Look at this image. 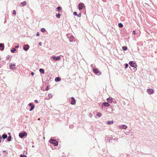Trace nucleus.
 <instances>
[{"label":"nucleus","instance_id":"nucleus-38","mask_svg":"<svg viewBox=\"0 0 157 157\" xmlns=\"http://www.w3.org/2000/svg\"><path fill=\"white\" fill-rule=\"evenodd\" d=\"M89 117H92V114H91V113H90L89 114Z\"/></svg>","mask_w":157,"mask_h":157},{"label":"nucleus","instance_id":"nucleus-12","mask_svg":"<svg viewBox=\"0 0 157 157\" xmlns=\"http://www.w3.org/2000/svg\"><path fill=\"white\" fill-rule=\"evenodd\" d=\"M71 104L72 105H75L76 104V101L75 98L73 97H71Z\"/></svg>","mask_w":157,"mask_h":157},{"label":"nucleus","instance_id":"nucleus-19","mask_svg":"<svg viewBox=\"0 0 157 157\" xmlns=\"http://www.w3.org/2000/svg\"><path fill=\"white\" fill-rule=\"evenodd\" d=\"M113 123V121H108L107 123L108 124H112Z\"/></svg>","mask_w":157,"mask_h":157},{"label":"nucleus","instance_id":"nucleus-35","mask_svg":"<svg viewBox=\"0 0 157 157\" xmlns=\"http://www.w3.org/2000/svg\"><path fill=\"white\" fill-rule=\"evenodd\" d=\"M77 17H80L81 16V13H80L79 14H77Z\"/></svg>","mask_w":157,"mask_h":157},{"label":"nucleus","instance_id":"nucleus-8","mask_svg":"<svg viewBox=\"0 0 157 157\" xmlns=\"http://www.w3.org/2000/svg\"><path fill=\"white\" fill-rule=\"evenodd\" d=\"M29 46L28 44L25 45L23 47V49L25 51H27L29 49Z\"/></svg>","mask_w":157,"mask_h":157},{"label":"nucleus","instance_id":"nucleus-18","mask_svg":"<svg viewBox=\"0 0 157 157\" xmlns=\"http://www.w3.org/2000/svg\"><path fill=\"white\" fill-rule=\"evenodd\" d=\"M60 79L61 78L59 77H56L55 78V81L56 82H59L60 80Z\"/></svg>","mask_w":157,"mask_h":157},{"label":"nucleus","instance_id":"nucleus-44","mask_svg":"<svg viewBox=\"0 0 157 157\" xmlns=\"http://www.w3.org/2000/svg\"><path fill=\"white\" fill-rule=\"evenodd\" d=\"M19 47V46L18 45L17 46H16L15 47V48H18Z\"/></svg>","mask_w":157,"mask_h":157},{"label":"nucleus","instance_id":"nucleus-46","mask_svg":"<svg viewBox=\"0 0 157 157\" xmlns=\"http://www.w3.org/2000/svg\"><path fill=\"white\" fill-rule=\"evenodd\" d=\"M93 66V65H92V64H91V67H92Z\"/></svg>","mask_w":157,"mask_h":157},{"label":"nucleus","instance_id":"nucleus-45","mask_svg":"<svg viewBox=\"0 0 157 157\" xmlns=\"http://www.w3.org/2000/svg\"><path fill=\"white\" fill-rule=\"evenodd\" d=\"M3 152H6V151H3Z\"/></svg>","mask_w":157,"mask_h":157},{"label":"nucleus","instance_id":"nucleus-29","mask_svg":"<svg viewBox=\"0 0 157 157\" xmlns=\"http://www.w3.org/2000/svg\"><path fill=\"white\" fill-rule=\"evenodd\" d=\"M48 96L49 98H52V94L51 93L49 94Z\"/></svg>","mask_w":157,"mask_h":157},{"label":"nucleus","instance_id":"nucleus-4","mask_svg":"<svg viewBox=\"0 0 157 157\" xmlns=\"http://www.w3.org/2000/svg\"><path fill=\"white\" fill-rule=\"evenodd\" d=\"M129 64L131 67H132L134 68H136L137 65L136 63L134 61H130L129 62Z\"/></svg>","mask_w":157,"mask_h":157},{"label":"nucleus","instance_id":"nucleus-23","mask_svg":"<svg viewBox=\"0 0 157 157\" xmlns=\"http://www.w3.org/2000/svg\"><path fill=\"white\" fill-rule=\"evenodd\" d=\"M97 115L98 117H100L102 116L101 113L99 112L97 114Z\"/></svg>","mask_w":157,"mask_h":157},{"label":"nucleus","instance_id":"nucleus-49","mask_svg":"<svg viewBox=\"0 0 157 157\" xmlns=\"http://www.w3.org/2000/svg\"><path fill=\"white\" fill-rule=\"evenodd\" d=\"M32 147H34V146L33 145V146H32Z\"/></svg>","mask_w":157,"mask_h":157},{"label":"nucleus","instance_id":"nucleus-14","mask_svg":"<svg viewBox=\"0 0 157 157\" xmlns=\"http://www.w3.org/2000/svg\"><path fill=\"white\" fill-rule=\"evenodd\" d=\"M4 44L0 43V50L3 51L4 50Z\"/></svg>","mask_w":157,"mask_h":157},{"label":"nucleus","instance_id":"nucleus-25","mask_svg":"<svg viewBox=\"0 0 157 157\" xmlns=\"http://www.w3.org/2000/svg\"><path fill=\"white\" fill-rule=\"evenodd\" d=\"M118 26L120 28H122L123 27V25L121 23H119L118 24Z\"/></svg>","mask_w":157,"mask_h":157},{"label":"nucleus","instance_id":"nucleus-5","mask_svg":"<svg viewBox=\"0 0 157 157\" xmlns=\"http://www.w3.org/2000/svg\"><path fill=\"white\" fill-rule=\"evenodd\" d=\"M93 71L94 73L96 75L98 74L100 75L101 74V71H99L98 70V69L96 68H93Z\"/></svg>","mask_w":157,"mask_h":157},{"label":"nucleus","instance_id":"nucleus-30","mask_svg":"<svg viewBox=\"0 0 157 157\" xmlns=\"http://www.w3.org/2000/svg\"><path fill=\"white\" fill-rule=\"evenodd\" d=\"M41 31L42 32H44L45 31V29L44 28H42L41 29Z\"/></svg>","mask_w":157,"mask_h":157},{"label":"nucleus","instance_id":"nucleus-37","mask_svg":"<svg viewBox=\"0 0 157 157\" xmlns=\"http://www.w3.org/2000/svg\"><path fill=\"white\" fill-rule=\"evenodd\" d=\"M10 55H8L6 57V59H8L10 58Z\"/></svg>","mask_w":157,"mask_h":157},{"label":"nucleus","instance_id":"nucleus-16","mask_svg":"<svg viewBox=\"0 0 157 157\" xmlns=\"http://www.w3.org/2000/svg\"><path fill=\"white\" fill-rule=\"evenodd\" d=\"M107 101L108 102L111 103L113 101V98H107Z\"/></svg>","mask_w":157,"mask_h":157},{"label":"nucleus","instance_id":"nucleus-10","mask_svg":"<svg viewBox=\"0 0 157 157\" xmlns=\"http://www.w3.org/2000/svg\"><path fill=\"white\" fill-rule=\"evenodd\" d=\"M16 65L15 64H12V63H10V69H14L15 68Z\"/></svg>","mask_w":157,"mask_h":157},{"label":"nucleus","instance_id":"nucleus-32","mask_svg":"<svg viewBox=\"0 0 157 157\" xmlns=\"http://www.w3.org/2000/svg\"><path fill=\"white\" fill-rule=\"evenodd\" d=\"M128 66V64H127V63L125 64V68H127Z\"/></svg>","mask_w":157,"mask_h":157},{"label":"nucleus","instance_id":"nucleus-42","mask_svg":"<svg viewBox=\"0 0 157 157\" xmlns=\"http://www.w3.org/2000/svg\"><path fill=\"white\" fill-rule=\"evenodd\" d=\"M31 75H34V73L33 72H31Z\"/></svg>","mask_w":157,"mask_h":157},{"label":"nucleus","instance_id":"nucleus-33","mask_svg":"<svg viewBox=\"0 0 157 157\" xmlns=\"http://www.w3.org/2000/svg\"><path fill=\"white\" fill-rule=\"evenodd\" d=\"M13 13L14 15L16 14V11L15 10H13Z\"/></svg>","mask_w":157,"mask_h":157},{"label":"nucleus","instance_id":"nucleus-2","mask_svg":"<svg viewBox=\"0 0 157 157\" xmlns=\"http://www.w3.org/2000/svg\"><path fill=\"white\" fill-rule=\"evenodd\" d=\"M67 38H69V37L70 36V37L69 38V41L70 42H73V41H75V38L73 36H70V34H67Z\"/></svg>","mask_w":157,"mask_h":157},{"label":"nucleus","instance_id":"nucleus-50","mask_svg":"<svg viewBox=\"0 0 157 157\" xmlns=\"http://www.w3.org/2000/svg\"><path fill=\"white\" fill-rule=\"evenodd\" d=\"M40 120V118H39V119H38V120Z\"/></svg>","mask_w":157,"mask_h":157},{"label":"nucleus","instance_id":"nucleus-6","mask_svg":"<svg viewBox=\"0 0 157 157\" xmlns=\"http://www.w3.org/2000/svg\"><path fill=\"white\" fill-rule=\"evenodd\" d=\"M27 135V133L24 132L23 133H20L19 134V137L21 138H23L24 136H26Z\"/></svg>","mask_w":157,"mask_h":157},{"label":"nucleus","instance_id":"nucleus-11","mask_svg":"<svg viewBox=\"0 0 157 157\" xmlns=\"http://www.w3.org/2000/svg\"><path fill=\"white\" fill-rule=\"evenodd\" d=\"M120 129H126L127 128V126L125 124H122L119 126Z\"/></svg>","mask_w":157,"mask_h":157},{"label":"nucleus","instance_id":"nucleus-13","mask_svg":"<svg viewBox=\"0 0 157 157\" xmlns=\"http://www.w3.org/2000/svg\"><path fill=\"white\" fill-rule=\"evenodd\" d=\"M29 105L31 107V108L29 109L30 111H31L34 108V106L33 105L32 103H30L29 104Z\"/></svg>","mask_w":157,"mask_h":157},{"label":"nucleus","instance_id":"nucleus-15","mask_svg":"<svg viewBox=\"0 0 157 157\" xmlns=\"http://www.w3.org/2000/svg\"><path fill=\"white\" fill-rule=\"evenodd\" d=\"M102 105H103L105 106L108 107L110 105L107 102H103L102 104Z\"/></svg>","mask_w":157,"mask_h":157},{"label":"nucleus","instance_id":"nucleus-22","mask_svg":"<svg viewBox=\"0 0 157 157\" xmlns=\"http://www.w3.org/2000/svg\"><path fill=\"white\" fill-rule=\"evenodd\" d=\"M57 11L58 12L61 11L62 10V8L58 6L57 8Z\"/></svg>","mask_w":157,"mask_h":157},{"label":"nucleus","instance_id":"nucleus-36","mask_svg":"<svg viewBox=\"0 0 157 157\" xmlns=\"http://www.w3.org/2000/svg\"><path fill=\"white\" fill-rule=\"evenodd\" d=\"M40 35V34L39 32H37V34H36V36H39Z\"/></svg>","mask_w":157,"mask_h":157},{"label":"nucleus","instance_id":"nucleus-3","mask_svg":"<svg viewBox=\"0 0 157 157\" xmlns=\"http://www.w3.org/2000/svg\"><path fill=\"white\" fill-rule=\"evenodd\" d=\"M51 58L54 60L56 61H59L61 57L60 56H58L56 57L55 56H53L51 57Z\"/></svg>","mask_w":157,"mask_h":157},{"label":"nucleus","instance_id":"nucleus-17","mask_svg":"<svg viewBox=\"0 0 157 157\" xmlns=\"http://www.w3.org/2000/svg\"><path fill=\"white\" fill-rule=\"evenodd\" d=\"M22 6H25L27 5V2L25 1H24L21 3Z\"/></svg>","mask_w":157,"mask_h":157},{"label":"nucleus","instance_id":"nucleus-7","mask_svg":"<svg viewBox=\"0 0 157 157\" xmlns=\"http://www.w3.org/2000/svg\"><path fill=\"white\" fill-rule=\"evenodd\" d=\"M84 7L85 6L83 3H80L78 4V7L79 10H82Z\"/></svg>","mask_w":157,"mask_h":157},{"label":"nucleus","instance_id":"nucleus-24","mask_svg":"<svg viewBox=\"0 0 157 157\" xmlns=\"http://www.w3.org/2000/svg\"><path fill=\"white\" fill-rule=\"evenodd\" d=\"M16 51V49L14 48H13L11 50V52L12 53H14Z\"/></svg>","mask_w":157,"mask_h":157},{"label":"nucleus","instance_id":"nucleus-34","mask_svg":"<svg viewBox=\"0 0 157 157\" xmlns=\"http://www.w3.org/2000/svg\"><path fill=\"white\" fill-rule=\"evenodd\" d=\"M20 157H26V156L25 155H20Z\"/></svg>","mask_w":157,"mask_h":157},{"label":"nucleus","instance_id":"nucleus-43","mask_svg":"<svg viewBox=\"0 0 157 157\" xmlns=\"http://www.w3.org/2000/svg\"><path fill=\"white\" fill-rule=\"evenodd\" d=\"M48 89H49V88H48V86H47V87L46 88V90H48Z\"/></svg>","mask_w":157,"mask_h":157},{"label":"nucleus","instance_id":"nucleus-21","mask_svg":"<svg viewBox=\"0 0 157 157\" xmlns=\"http://www.w3.org/2000/svg\"><path fill=\"white\" fill-rule=\"evenodd\" d=\"M39 71L40 72L42 73H44V69L42 68H40L39 69Z\"/></svg>","mask_w":157,"mask_h":157},{"label":"nucleus","instance_id":"nucleus-40","mask_svg":"<svg viewBox=\"0 0 157 157\" xmlns=\"http://www.w3.org/2000/svg\"><path fill=\"white\" fill-rule=\"evenodd\" d=\"M132 34H135V30H134L132 32Z\"/></svg>","mask_w":157,"mask_h":157},{"label":"nucleus","instance_id":"nucleus-48","mask_svg":"<svg viewBox=\"0 0 157 157\" xmlns=\"http://www.w3.org/2000/svg\"><path fill=\"white\" fill-rule=\"evenodd\" d=\"M125 134H126V135H127L128 134V132H127L126 133H125Z\"/></svg>","mask_w":157,"mask_h":157},{"label":"nucleus","instance_id":"nucleus-39","mask_svg":"<svg viewBox=\"0 0 157 157\" xmlns=\"http://www.w3.org/2000/svg\"><path fill=\"white\" fill-rule=\"evenodd\" d=\"M34 101L36 103H38V101L36 100H35Z\"/></svg>","mask_w":157,"mask_h":157},{"label":"nucleus","instance_id":"nucleus-41","mask_svg":"<svg viewBox=\"0 0 157 157\" xmlns=\"http://www.w3.org/2000/svg\"><path fill=\"white\" fill-rule=\"evenodd\" d=\"M39 45L40 46H41V44H42V43L41 42H40L39 43Z\"/></svg>","mask_w":157,"mask_h":157},{"label":"nucleus","instance_id":"nucleus-47","mask_svg":"<svg viewBox=\"0 0 157 157\" xmlns=\"http://www.w3.org/2000/svg\"><path fill=\"white\" fill-rule=\"evenodd\" d=\"M62 157H66L65 156L63 155Z\"/></svg>","mask_w":157,"mask_h":157},{"label":"nucleus","instance_id":"nucleus-51","mask_svg":"<svg viewBox=\"0 0 157 157\" xmlns=\"http://www.w3.org/2000/svg\"><path fill=\"white\" fill-rule=\"evenodd\" d=\"M1 142V140H0V143Z\"/></svg>","mask_w":157,"mask_h":157},{"label":"nucleus","instance_id":"nucleus-26","mask_svg":"<svg viewBox=\"0 0 157 157\" xmlns=\"http://www.w3.org/2000/svg\"><path fill=\"white\" fill-rule=\"evenodd\" d=\"M122 49L124 50V51H126L127 50V47L126 46H123L122 47Z\"/></svg>","mask_w":157,"mask_h":157},{"label":"nucleus","instance_id":"nucleus-27","mask_svg":"<svg viewBox=\"0 0 157 157\" xmlns=\"http://www.w3.org/2000/svg\"><path fill=\"white\" fill-rule=\"evenodd\" d=\"M11 137L10 136H9L8 137V138L7 139V140L8 141H11Z\"/></svg>","mask_w":157,"mask_h":157},{"label":"nucleus","instance_id":"nucleus-28","mask_svg":"<svg viewBox=\"0 0 157 157\" xmlns=\"http://www.w3.org/2000/svg\"><path fill=\"white\" fill-rule=\"evenodd\" d=\"M61 14H57L56 15V17L58 18H60Z\"/></svg>","mask_w":157,"mask_h":157},{"label":"nucleus","instance_id":"nucleus-1","mask_svg":"<svg viewBox=\"0 0 157 157\" xmlns=\"http://www.w3.org/2000/svg\"><path fill=\"white\" fill-rule=\"evenodd\" d=\"M49 142L51 144H53L55 146H56L58 144L57 141L52 139H51Z\"/></svg>","mask_w":157,"mask_h":157},{"label":"nucleus","instance_id":"nucleus-9","mask_svg":"<svg viewBox=\"0 0 157 157\" xmlns=\"http://www.w3.org/2000/svg\"><path fill=\"white\" fill-rule=\"evenodd\" d=\"M147 92L149 94H152L154 93V91L152 89H148L147 90Z\"/></svg>","mask_w":157,"mask_h":157},{"label":"nucleus","instance_id":"nucleus-31","mask_svg":"<svg viewBox=\"0 0 157 157\" xmlns=\"http://www.w3.org/2000/svg\"><path fill=\"white\" fill-rule=\"evenodd\" d=\"M73 14L75 15V16H77V13L76 12H74L73 13Z\"/></svg>","mask_w":157,"mask_h":157},{"label":"nucleus","instance_id":"nucleus-20","mask_svg":"<svg viewBox=\"0 0 157 157\" xmlns=\"http://www.w3.org/2000/svg\"><path fill=\"white\" fill-rule=\"evenodd\" d=\"M3 139H5L7 137V136L6 134H3L2 136Z\"/></svg>","mask_w":157,"mask_h":157}]
</instances>
